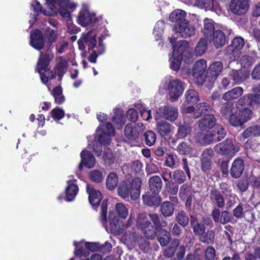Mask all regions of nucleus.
I'll list each match as a JSON object with an SVG mask.
<instances>
[{
    "label": "nucleus",
    "instance_id": "obj_23",
    "mask_svg": "<svg viewBox=\"0 0 260 260\" xmlns=\"http://www.w3.org/2000/svg\"><path fill=\"white\" fill-rule=\"evenodd\" d=\"M244 166L243 159L240 157L235 159L230 170L231 177L235 179L239 178L243 173Z\"/></svg>",
    "mask_w": 260,
    "mask_h": 260
},
{
    "label": "nucleus",
    "instance_id": "obj_11",
    "mask_svg": "<svg viewBox=\"0 0 260 260\" xmlns=\"http://www.w3.org/2000/svg\"><path fill=\"white\" fill-rule=\"evenodd\" d=\"M168 90L170 100L176 101L184 91V84L180 79H171L168 84Z\"/></svg>",
    "mask_w": 260,
    "mask_h": 260
},
{
    "label": "nucleus",
    "instance_id": "obj_63",
    "mask_svg": "<svg viewBox=\"0 0 260 260\" xmlns=\"http://www.w3.org/2000/svg\"><path fill=\"white\" fill-rule=\"evenodd\" d=\"M177 156L176 154L173 153L167 154L165 161V165L172 169L176 168L177 167Z\"/></svg>",
    "mask_w": 260,
    "mask_h": 260
},
{
    "label": "nucleus",
    "instance_id": "obj_54",
    "mask_svg": "<svg viewBox=\"0 0 260 260\" xmlns=\"http://www.w3.org/2000/svg\"><path fill=\"white\" fill-rule=\"evenodd\" d=\"M41 80L44 84L48 83L49 80H52L56 78V73L50 70L48 68L43 71H39Z\"/></svg>",
    "mask_w": 260,
    "mask_h": 260
},
{
    "label": "nucleus",
    "instance_id": "obj_16",
    "mask_svg": "<svg viewBox=\"0 0 260 260\" xmlns=\"http://www.w3.org/2000/svg\"><path fill=\"white\" fill-rule=\"evenodd\" d=\"M221 29L219 25L212 19L206 18L204 20V26L202 31L208 42Z\"/></svg>",
    "mask_w": 260,
    "mask_h": 260
},
{
    "label": "nucleus",
    "instance_id": "obj_28",
    "mask_svg": "<svg viewBox=\"0 0 260 260\" xmlns=\"http://www.w3.org/2000/svg\"><path fill=\"white\" fill-rule=\"evenodd\" d=\"M190 228L192 229L194 235L199 238V237L205 233L206 231L205 224L199 222V220L197 216L190 215Z\"/></svg>",
    "mask_w": 260,
    "mask_h": 260
},
{
    "label": "nucleus",
    "instance_id": "obj_39",
    "mask_svg": "<svg viewBox=\"0 0 260 260\" xmlns=\"http://www.w3.org/2000/svg\"><path fill=\"white\" fill-rule=\"evenodd\" d=\"M156 236L161 246H165L169 244L171 240L170 232L160 226L156 230Z\"/></svg>",
    "mask_w": 260,
    "mask_h": 260
},
{
    "label": "nucleus",
    "instance_id": "obj_58",
    "mask_svg": "<svg viewBox=\"0 0 260 260\" xmlns=\"http://www.w3.org/2000/svg\"><path fill=\"white\" fill-rule=\"evenodd\" d=\"M103 157L106 166L111 167L114 164L115 157L111 149L108 148L104 151Z\"/></svg>",
    "mask_w": 260,
    "mask_h": 260
},
{
    "label": "nucleus",
    "instance_id": "obj_5",
    "mask_svg": "<svg viewBox=\"0 0 260 260\" xmlns=\"http://www.w3.org/2000/svg\"><path fill=\"white\" fill-rule=\"evenodd\" d=\"M237 111L232 115L231 122L232 126L241 128L244 126V123L250 120L253 116V112L252 109L236 108Z\"/></svg>",
    "mask_w": 260,
    "mask_h": 260
},
{
    "label": "nucleus",
    "instance_id": "obj_41",
    "mask_svg": "<svg viewBox=\"0 0 260 260\" xmlns=\"http://www.w3.org/2000/svg\"><path fill=\"white\" fill-rule=\"evenodd\" d=\"M82 162H84V166L88 169L92 168L95 163V159L93 155L88 150H82L80 153Z\"/></svg>",
    "mask_w": 260,
    "mask_h": 260
},
{
    "label": "nucleus",
    "instance_id": "obj_57",
    "mask_svg": "<svg viewBox=\"0 0 260 260\" xmlns=\"http://www.w3.org/2000/svg\"><path fill=\"white\" fill-rule=\"evenodd\" d=\"M107 199L103 200L101 203L100 215L99 218V221L104 227H107Z\"/></svg>",
    "mask_w": 260,
    "mask_h": 260
},
{
    "label": "nucleus",
    "instance_id": "obj_4",
    "mask_svg": "<svg viewBox=\"0 0 260 260\" xmlns=\"http://www.w3.org/2000/svg\"><path fill=\"white\" fill-rule=\"evenodd\" d=\"M207 61L203 59L196 61L192 67L191 75L193 77L194 83L198 86H201L207 81Z\"/></svg>",
    "mask_w": 260,
    "mask_h": 260
},
{
    "label": "nucleus",
    "instance_id": "obj_26",
    "mask_svg": "<svg viewBox=\"0 0 260 260\" xmlns=\"http://www.w3.org/2000/svg\"><path fill=\"white\" fill-rule=\"evenodd\" d=\"M161 114V116L170 121H174L178 118V112L177 108L169 106H165L159 109Z\"/></svg>",
    "mask_w": 260,
    "mask_h": 260
},
{
    "label": "nucleus",
    "instance_id": "obj_31",
    "mask_svg": "<svg viewBox=\"0 0 260 260\" xmlns=\"http://www.w3.org/2000/svg\"><path fill=\"white\" fill-rule=\"evenodd\" d=\"M142 199L144 203L149 207H158L161 202V197L158 194H150L149 192L143 194Z\"/></svg>",
    "mask_w": 260,
    "mask_h": 260
},
{
    "label": "nucleus",
    "instance_id": "obj_34",
    "mask_svg": "<svg viewBox=\"0 0 260 260\" xmlns=\"http://www.w3.org/2000/svg\"><path fill=\"white\" fill-rule=\"evenodd\" d=\"M150 190L153 194H159L162 188V181L158 175L151 177L148 181Z\"/></svg>",
    "mask_w": 260,
    "mask_h": 260
},
{
    "label": "nucleus",
    "instance_id": "obj_45",
    "mask_svg": "<svg viewBox=\"0 0 260 260\" xmlns=\"http://www.w3.org/2000/svg\"><path fill=\"white\" fill-rule=\"evenodd\" d=\"M156 128L161 137L168 136L171 133L172 125L166 121H160L157 123Z\"/></svg>",
    "mask_w": 260,
    "mask_h": 260
},
{
    "label": "nucleus",
    "instance_id": "obj_29",
    "mask_svg": "<svg viewBox=\"0 0 260 260\" xmlns=\"http://www.w3.org/2000/svg\"><path fill=\"white\" fill-rule=\"evenodd\" d=\"M234 109V104L231 102L226 101L222 104L220 107V113L222 117L227 119L229 123L232 126L231 122V115L235 113L233 112Z\"/></svg>",
    "mask_w": 260,
    "mask_h": 260
},
{
    "label": "nucleus",
    "instance_id": "obj_32",
    "mask_svg": "<svg viewBox=\"0 0 260 260\" xmlns=\"http://www.w3.org/2000/svg\"><path fill=\"white\" fill-rule=\"evenodd\" d=\"M118 217L113 212H109L108 218L110 228L113 232L120 234L123 232V229L120 228L122 222L119 220Z\"/></svg>",
    "mask_w": 260,
    "mask_h": 260
},
{
    "label": "nucleus",
    "instance_id": "obj_59",
    "mask_svg": "<svg viewBox=\"0 0 260 260\" xmlns=\"http://www.w3.org/2000/svg\"><path fill=\"white\" fill-rule=\"evenodd\" d=\"M88 176L90 180L95 183H101L104 179L103 173L99 170L91 171Z\"/></svg>",
    "mask_w": 260,
    "mask_h": 260
},
{
    "label": "nucleus",
    "instance_id": "obj_47",
    "mask_svg": "<svg viewBox=\"0 0 260 260\" xmlns=\"http://www.w3.org/2000/svg\"><path fill=\"white\" fill-rule=\"evenodd\" d=\"M214 142H218L223 139L226 135V131L221 124H217L212 131Z\"/></svg>",
    "mask_w": 260,
    "mask_h": 260
},
{
    "label": "nucleus",
    "instance_id": "obj_20",
    "mask_svg": "<svg viewBox=\"0 0 260 260\" xmlns=\"http://www.w3.org/2000/svg\"><path fill=\"white\" fill-rule=\"evenodd\" d=\"M217 124V120L213 114H206L198 121V127L202 131H208Z\"/></svg>",
    "mask_w": 260,
    "mask_h": 260
},
{
    "label": "nucleus",
    "instance_id": "obj_25",
    "mask_svg": "<svg viewBox=\"0 0 260 260\" xmlns=\"http://www.w3.org/2000/svg\"><path fill=\"white\" fill-rule=\"evenodd\" d=\"M219 185L221 189H224L226 192L225 197L228 200L225 206L226 209L229 210L236 203V199L238 198L236 194L232 193V190L230 189V186L226 182H221Z\"/></svg>",
    "mask_w": 260,
    "mask_h": 260
},
{
    "label": "nucleus",
    "instance_id": "obj_42",
    "mask_svg": "<svg viewBox=\"0 0 260 260\" xmlns=\"http://www.w3.org/2000/svg\"><path fill=\"white\" fill-rule=\"evenodd\" d=\"M52 57L53 55L49 53L42 54L41 52L40 57L37 63V69H36L38 72H39V71H41L46 69L49 66Z\"/></svg>",
    "mask_w": 260,
    "mask_h": 260
},
{
    "label": "nucleus",
    "instance_id": "obj_2",
    "mask_svg": "<svg viewBox=\"0 0 260 260\" xmlns=\"http://www.w3.org/2000/svg\"><path fill=\"white\" fill-rule=\"evenodd\" d=\"M170 20L174 23L173 30L182 38H190L194 35L196 29L186 19V13L180 9L174 10L169 16Z\"/></svg>",
    "mask_w": 260,
    "mask_h": 260
},
{
    "label": "nucleus",
    "instance_id": "obj_14",
    "mask_svg": "<svg viewBox=\"0 0 260 260\" xmlns=\"http://www.w3.org/2000/svg\"><path fill=\"white\" fill-rule=\"evenodd\" d=\"M86 190L88 194L89 203L92 208L96 211L103 198L101 191L95 189L93 185L90 184H86Z\"/></svg>",
    "mask_w": 260,
    "mask_h": 260
},
{
    "label": "nucleus",
    "instance_id": "obj_36",
    "mask_svg": "<svg viewBox=\"0 0 260 260\" xmlns=\"http://www.w3.org/2000/svg\"><path fill=\"white\" fill-rule=\"evenodd\" d=\"M72 180L67 181L68 186L66 188V201L67 202L72 201L77 194L79 188L77 185L73 183Z\"/></svg>",
    "mask_w": 260,
    "mask_h": 260
},
{
    "label": "nucleus",
    "instance_id": "obj_27",
    "mask_svg": "<svg viewBox=\"0 0 260 260\" xmlns=\"http://www.w3.org/2000/svg\"><path fill=\"white\" fill-rule=\"evenodd\" d=\"M260 136V125L256 124H252L247 128L240 134V139L243 140L249 138H253Z\"/></svg>",
    "mask_w": 260,
    "mask_h": 260
},
{
    "label": "nucleus",
    "instance_id": "obj_10",
    "mask_svg": "<svg viewBox=\"0 0 260 260\" xmlns=\"http://www.w3.org/2000/svg\"><path fill=\"white\" fill-rule=\"evenodd\" d=\"M245 45L244 39L241 37L234 38L232 41L231 44L225 49L224 53L230 58H233L235 60L239 57L241 53V50Z\"/></svg>",
    "mask_w": 260,
    "mask_h": 260
},
{
    "label": "nucleus",
    "instance_id": "obj_24",
    "mask_svg": "<svg viewBox=\"0 0 260 260\" xmlns=\"http://www.w3.org/2000/svg\"><path fill=\"white\" fill-rule=\"evenodd\" d=\"M229 36V34H226L221 30L218 31L209 42L212 44L216 49L221 48L228 42L230 39Z\"/></svg>",
    "mask_w": 260,
    "mask_h": 260
},
{
    "label": "nucleus",
    "instance_id": "obj_60",
    "mask_svg": "<svg viewBox=\"0 0 260 260\" xmlns=\"http://www.w3.org/2000/svg\"><path fill=\"white\" fill-rule=\"evenodd\" d=\"M192 186L190 183H183L180 187L179 197L181 201H184L189 194Z\"/></svg>",
    "mask_w": 260,
    "mask_h": 260
},
{
    "label": "nucleus",
    "instance_id": "obj_13",
    "mask_svg": "<svg viewBox=\"0 0 260 260\" xmlns=\"http://www.w3.org/2000/svg\"><path fill=\"white\" fill-rule=\"evenodd\" d=\"M143 129L144 125L142 123H138L134 126L131 123H129L126 125L124 128L125 136L131 141L139 142Z\"/></svg>",
    "mask_w": 260,
    "mask_h": 260
},
{
    "label": "nucleus",
    "instance_id": "obj_33",
    "mask_svg": "<svg viewBox=\"0 0 260 260\" xmlns=\"http://www.w3.org/2000/svg\"><path fill=\"white\" fill-rule=\"evenodd\" d=\"M173 55L175 56H181L183 58L184 53L188 49V42L185 40H181L177 42L173 46Z\"/></svg>",
    "mask_w": 260,
    "mask_h": 260
},
{
    "label": "nucleus",
    "instance_id": "obj_64",
    "mask_svg": "<svg viewBox=\"0 0 260 260\" xmlns=\"http://www.w3.org/2000/svg\"><path fill=\"white\" fill-rule=\"evenodd\" d=\"M243 204L240 203L233 210L232 212L233 216L237 219H241L245 217V211H244Z\"/></svg>",
    "mask_w": 260,
    "mask_h": 260
},
{
    "label": "nucleus",
    "instance_id": "obj_43",
    "mask_svg": "<svg viewBox=\"0 0 260 260\" xmlns=\"http://www.w3.org/2000/svg\"><path fill=\"white\" fill-rule=\"evenodd\" d=\"M257 58V56L256 54L254 56L248 54L242 55L239 60L241 68L244 69L248 70L255 63Z\"/></svg>",
    "mask_w": 260,
    "mask_h": 260
},
{
    "label": "nucleus",
    "instance_id": "obj_56",
    "mask_svg": "<svg viewBox=\"0 0 260 260\" xmlns=\"http://www.w3.org/2000/svg\"><path fill=\"white\" fill-rule=\"evenodd\" d=\"M208 48V41L205 38H201L198 42L195 49L194 53L197 56L203 55L206 51Z\"/></svg>",
    "mask_w": 260,
    "mask_h": 260
},
{
    "label": "nucleus",
    "instance_id": "obj_51",
    "mask_svg": "<svg viewBox=\"0 0 260 260\" xmlns=\"http://www.w3.org/2000/svg\"><path fill=\"white\" fill-rule=\"evenodd\" d=\"M174 205L169 201H165L160 204V212L165 217H169L174 212Z\"/></svg>",
    "mask_w": 260,
    "mask_h": 260
},
{
    "label": "nucleus",
    "instance_id": "obj_55",
    "mask_svg": "<svg viewBox=\"0 0 260 260\" xmlns=\"http://www.w3.org/2000/svg\"><path fill=\"white\" fill-rule=\"evenodd\" d=\"M244 148L246 150H251L253 152L260 151V142L253 138L247 139L244 144Z\"/></svg>",
    "mask_w": 260,
    "mask_h": 260
},
{
    "label": "nucleus",
    "instance_id": "obj_35",
    "mask_svg": "<svg viewBox=\"0 0 260 260\" xmlns=\"http://www.w3.org/2000/svg\"><path fill=\"white\" fill-rule=\"evenodd\" d=\"M44 40L47 43V47L49 50L53 48V44L56 41L57 38V31L47 27L43 34Z\"/></svg>",
    "mask_w": 260,
    "mask_h": 260
},
{
    "label": "nucleus",
    "instance_id": "obj_37",
    "mask_svg": "<svg viewBox=\"0 0 260 260\" xmlns=\"http://www.w3.org/2000/svg\"><path fill=\"white\" fill-rule=\"evenodd\" d=\"M113 112L112 120L118 129L121 128L126 121L123 111L119 108H116L114 109Z\"/></svg>",
    "mask_w": 260,
    "mask_h": 260
},
{
    "label": "nucleus",
    "instance_id": "obj_53",
    "mask_svg": "<svg viewBox=\"0 0 260 260\" xmlns=\"http://www.w3.org/2000/svg\"><path fill=\"white\" fill-rule=\"evenodd\" d=\"M176 150L180 155H188L192 151V147L188 142L183 141L177 146Z\"/></svg>",
    "mask_w": 260,
    "mask_h": 260
},
{
    "label": "nucleus",
    "instance_id": "obj_1",
    "mask_svg": "<svg viewBox=\"0 0 260 260\" xmlns=\"http://www.w3.org/2000/svg\"><path fill=\"white\" fill-rule=\"evenodd\" d=\"M136 222L137 228L149 239H154L156 237L157 229L162 226L159 217L156 213H139L137 216Z\"/></svg>",
    "mask_w": 260,
    "mask_h": 260
},
{
    "label": "nucleus",
    "instance_id": "obj_49",
    "mask_svg": "<svg viewBox=\"0 0 260 260\" xmlns=\"http://www.w3.org/2000/svg\"><path fill=\"white\" fill-rule=\"evenodd\" d=\"M212 107L209 104L206 102L200 103L196 106L195 113H197V115L194 117L195 118H197L203 114L205 115L207 114V113L212 111Z\"/></svg>",
    "mask_w": 260,
    "mask_h": 260
},
{
    "label": "nucleus",
    "instance_id": "obj_3",
    "mask_svg": "<svg viewBox=\"0 0 260 260\" xmlns=\"http://www.w3.org/2000/svg\"><path fill=\"white\" fill-rule=\"evenodd\" d=\"M142 184V180L138 177L133 178L131 181H121L117 187L118 194L124 200H128L130 197L132 200H136L140 197Z\"/></svg>",
    "mask_w": 260,
    "mask_h": 260
},
{
    "label": "nucleus",
    "instance_id": "obj_6",
    "mask_svg": "<svg viewBox=\"0 0 260 260\" xmlns=\"http://www.w3.org/2000/svg\"><path fill=\"white\" fill-rule=\"evenodd\" d=\"M96 33L94 29H91L87 32H83L81 37L78 41V48L80 50L83 51L88 46V51L90 52L94 48L97 44L96 40Z\"/></svg>",
    "mask_w": 260,
    "mask_h": 260
},
{
    "label": "nucleus",
    "instance_id": "obj_7",
    "mask_svg": "<svg viewBox=\"0 0 260 260\" xmlns=\"http://www.w3.org/2000/svg\"><path fill=\"white\" fill-rule=\"evenodd\" d=\"M214 155V152L212 148L206 149L200 158V167L201 171L203 172L204 176L207 178L211 177L210 171L212 168V158Z\"/></svg>",
    "mask_w": 260,
    "mask_h": 260
},
{
    "label": "nucleus",
    "instance_id": "obj_62",
    "mask_svg": "<svg viewBox=\"0 0 260 260\" xmlns=\"http://www.w3.org/2000/svg\"><path fill=\"white\" fill-rule=\"evenodd\" d=\"M172 179L178 184H182L186 180V175L181 170H177L173 172Z\"/></svg>",
    "mask_w": 260,
    "mask_h": 260
},
{
    "label": "nucleus",
    "instance_id": "obj_8",
    "mask_svg": "<svg viewBox=\"0 0 260 260\" xmlns=\"http://www.w3.org/2000/svg\"><path fill=\"white\" fill-rule=\"evenodd\" d=\"M239 149V147L234 145L232 140L229 138L217 144L214 147L216 153L225 156L235 154Z\"/></svg>",
    "mask_w": 260,
    "mask_h": 260
},
{
    "label": "nucleus",
    "instance_id": "obj_15",
    "mask_svg": "<svg viewBox=\"0 0 260 260\" xmlns=\"http://www.w3.org/2000/svg\"><path fill=\"white\" fill-rule=\"evenodd\" d=\"M223 68V63L219 61L213 62L210 65L206 71L207 82H209L208 86H212L214 82L222 71Z\"/></svg>",
    "mask_w": 260,
    "mask_h": 260
},
{
    "label": "nucleus",
    "instance_id": "obj_52",
    "mask_svg": "<svg viewBox=\"0 0 260 260\" xmlns=\"http://www.w3.org/2000/svg\"><path fill=\"white\" fill-rule=\"evenodd\" d=\"M192 130V127L189 123L184 122L181 124L178 128L177 136L178 138L183 139L190 135Z\"/></svg>",
    "mask_w": 260,
    "mask_h": 260
},
{
    "label": "nucleus",
    "instance_id": "obj_40",
    "mask_svg": "<svg viewBox=\"0 0 260 260\" xmlns=\"http://www.w3.org/2000/svg\"><path fill=\"white\" fill-rule=\"evenodd\" d=\"M185 101L183 105H195L200 100V97L198 93L194 89H189L186 91L185 93Z\"/></svg>",
    "mask_w": 260,
    "mask_h": 260
},
{
    "label": "nucleus",
    "instance_id": "obj_17",
    "mask_svg": "<svg viewBox=\"0 0 260 260\" xmlns=\"http://www.w3.org/2000/svg\"><path fill=\"white\" fill-rule=\"evenodd\" d=\"M249 8L248 0H231L229 5L231 12L236 15L246 14Z\"/></svg>",
    "mask_w": 260,
    "mask_h": 260
},
{
    "label": "nucleus",
    "instance_id": "obj_18",
    "mask_svg": "<svg viewBox=\"0 0 260 260\" xmlns=\"http://www.w3.org/2000/svg\"><path fill=\"white\" fill-rule=\"evenodd\" d=\"M30 44L34 48L37 50H41L44 47V37L43 34L40 29H36L31 32Z\"/></svg>",
    "mask_w": 260,
    "mask_h": 260
},
{
    "label": "nucleus",
    "instance_id": "obj_19",
    "mask_svg": "<svg viewBox=\"0 0 260 260\" xmlns=\"http://www.w3.org/2000/svg\"><path fill=\"white\" fill-rule=\"evenodd\" d=\"M97 18L94 13H91L86 8H82L77 17V22L78 24L82 26H86L91 24L93 21H95Z\"/></svg>",
    "mask_w": 260,
    "mask_h": 260
},
{
    "label": "nucleus",
    "instance_id": "obj_44",
    "mask_svg": "<svg viewBox=\"0 0 260 260\" xmlns=\"http://www.w3.org/2000/svg\"><path fill=\"white\" fill-rule=\"evenodd\" d=\"M175 220L176 223L180 224L183 228L187 227L190 221L187 212L183 210H179L176 212Z\"/></svg>",
    "mask_w": 260,
    "mask_h": 260
},
{
    "label": "nucleus",
    "instance_id": "obj_9",
    "mask_svg": "<svg viewBox=\"0 0 260 260\" xmlns=\"http://www.w3.org/2000/svg\"><path fill=\"white\" fill-rule=\"evenodd\" d=\"M226 192L225 190H220L215 185L212 186L208 194L210 203L215 207L223 209L225 205Z\"/></svg>",
    "mask_w": 260,
    "mask_h": 260
},
{
    "label": "nucleus",
    "instance_id": "obj_48",
    "mask_svg": "<svg viewBox=\"0 0 260 260\" xmlns=\"http://www.w3.org/2000/svg\"><path fill=\"white\" fill-rule=\"evenodd\" d=\"M118 176L115 172H110L108 174L106 180V186L107 189L113 190L118 185Z\"/></svg>",
    "mask_w": 260,
    "mask_h": 260
},
{
    "label": "nucleus",
    "instance_id": "obj_46",
    "mask_svg": "<svg viewBox=\"0 0 260 260\" xmlns=\"http://www.w3.org/2000/svg\"><path fill=\"white\" fill-rule=\"evenodd\" d=\"M30 10L34 12V15L35 21L38 20V16L41 13L45 15H51L50 13H47L45 9H43L42 6L37 0H32L30 4Z\"/></svg>",
    "mask_w": 260,
    "mask_h": 260
},
{
    "label": "nucleus",
    "instance_id": "obj_38",
    "mask_svg": "<svg viewBox=\"0 0 260 260\" xmlns=\"http://www.w3.org/2000/svg\"><path fill=\"white\" fill-rule=\"evenodd\" d=\"M242 87L237 86L224 93L222 98L225 101H230L239 98L243 93Z\"/></svg>",
    "mask_w": 260,
    "mask_h": 260
},
{
    "label": "nucleus",
    "instance_id": "obj_12",
    "mask_svg": "<svg viewBox=\"0 0 260 260\" xmlns=\"http://www.w3.org/2000/svg\"><path fill=\"white\" fill-rule=\"evenodd\" d=\"M255 104L260 105V94L248 93L240 98L236 103V108L252 109Z\"/></svg>",
    "mask_w": 260,
    "mask_h": 260
},
{
    "label": "nucleus",
    "instance_id": "obj_22",
    "mask_svg": "<svg viewBox=\"0 0 260 260\" xmlns=\"http://www.w3.org/2000/svg\"><path fill=\"white\" fill-rule=\"evenodd\" d=\"M250 74L249 70L241 68L239 70H233L229 75L234 81L235 83L240 84L247 80L249 78Z\"/></svg>",
    "mask_w": 260,
    "mask_h": 260
},
{
    "label": "nucleus",
    "instance_id": "obj_30",
    "mask_svg": "<svg viewBox=\"0 0 260 260\" xmlns=\"http://www.w3.org/2000/svg\"><path fill=\"white\" fill-rule=\"evenodd\" d=\"M205 132V134L198 132L194 136L196 141L202 145H209L214 142V138L212 131Z\"/></svg>",
    "mask_w": 260,
    "mask_h": 260
},
{
    "label": "nucleus",
    "instance_id": "obj_50",
    "mask_svg": "<svg viewBox=\"0 0 260 260\" xmlns=\"http://www.w3.org/2000/svg\"><path fill=\"white\" fill-rule=\"evenodd\" d=\"M215 234L213 230H208L205 233L199 237L200 242L207 245H212L215 241Z\"/></svg>",
    "mask_w": 260,
    "mask_h": 260
},
{
    "label": "nucleus",
    "instance_id": "obj_61",
    "mask_svg": "<svg viewBox=\"0 0 260 260\" xmlns=\"http://www.w3.org/2000/svg\"><path fill=\"white\" fill-rule=\"evenodd\" d=\"M145 144L148 146H153L156 142L155 133L152 131H147L143 135Z\"/></svg>",
    "mask_w": 260,
    "mask_h": 260
},
{
    "label": "nucleus",
    "instance_id": "obj_21",
    "mask_svg": "<svg viewBox=\"0 0 260 260\" xmlns=\"http://www.w3.org/2000/svg\"><path fill=\"white\" fill-rule=\"evenodd\" d=\"M109 35L107 34H101L99 38V44L97 47V51L93 49L90 50V53L87 59L91 63H96V59L99 55L103 54L105 51V47L103 44V40Z\"/></svg>",
    "mask_w": 260,
    "mask_h": 260
}]
</instances>
